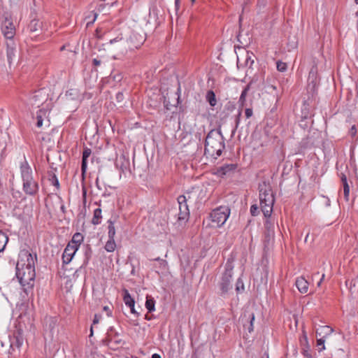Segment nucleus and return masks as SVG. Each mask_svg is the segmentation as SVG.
Masks as SVG:
<instances>
[{"instance_id": "c9c22d12", "label": "nucleus", "mask_w": 358, "mask_h": 358, "mask_svg": "<svg viewBox=\"0 0 358 358\" xmlns=\"http://www.w3.org/2000/svg\"><path fill=\"white\" fill-rule=\"evenodd\" d=\"M50 181L51 182L52 185L55 186L57 189H59V180L55 175H53L51 178H50Z\"/></svg>"}, {"instance_id": "a878e982", "label": "nucleus", "mask_w": 358, "mask_h": 358, "mask_svg": "<svg viewBox=\"0 0 358 358\" xmlns=\"http://www.w3.org/2000/svg\"><path fill=\"white\" fill-rule=\"evenodd\" d=\"M324 342H325L324 336H322V337H317L316 343H317V347L318 348L319 352H322V350H324L325 349Z\"/></svg>"}, {"instance_id": "49530a36", "label": "nucleus", "mask_w": 358, "mask_h": 358, "mask_svg": "<svg viewBox=\"0 0 358 358\" xmlns=\"http://www.w3.org/2000/svg\"><path fill=\"white\" fill-rule=\"evenodd\" d=\"M95 185H96V187H97L99 189H100V190H101V189H102V188H101V186H100V185H99V178H96V181H95Z\"/></svg>"}, {"instance_id": "20e7f679", "label": "nucleus", "mask_w": 358, "mask_h": 358, "mask_svg": "<svg viewBox=\"0 0 358 358\" xmlns=\"http://www.w3.org/2000/svg\"><path fill=\"white\" fill-rule=\"evenodd\" d=\"M36 260V255H33L29 250H22L19 254V259L16 266L22 268L23 266H35Z\"/></svg>"}, {"instance_id": "aec40b11", "label": "nucleus", "mask_w": 358, "mask_h": 358, "mask_svg": "<svg viewBox=\"0 0 358 358\" xmlns=\"http://www.w3.org/2000/svg\"><path fill=\"white\" fill-rule=\"evenodd\" d=\"M46 114H47V110H39L38 112H37V114H36V126L38 127H41L43 126V118L46 117Z\"/></svg>"}, {"instance_id": "0eeeda50", "label": "nucleus", "mask_w": 358, "mask_h": 358, "mask_svg": "<svg viewBox=\"0 0 358 358\" xmlns=\"http://www.w3.org/2000/svg\"><path fill=\"white\" fill-rule=\"evenodd\" d=\"M22 190L29 196H36L39 190V185L36 178L22 182Z\"/></svg>"}, {"instance_id": "7ed1b4c3", "label": "nucleus", "mask_w": 358, "mask_h": 358, "mask_svg": "<svg viewBox=\"0 0 358 358\" xmlns=\"http://www.w3.org/2000/svg\"><path fill=\"white\" fill-rule=\"evenodd\" d=\"M187 201V198L185 195H180L178 197L179 213L176 224H177L178 227H182L185 226L189 217V210Z\"/></svg>"}, {"instance_id": "412c9836", "label": "nucleus", "mask_w": 358, "mask_h": 358, "mask_svg": "<svg viewBox=\"0 0 358 358\" xmlns=\"http://www.w3.org/2000/svg\"><path fill=\"white\" fill-rule=\"evenodd\" d=\"M124 302L128 307L134 306L135 304L134 299L131 296L130 294L127 289L124 290Z\"/></svg>"}, {"instance_id": "f704fd0d", "label": "nucleus", "mask_w": 358, "mask_h": 358, "mask_svg": "<svg viewBox=\"0 0 358 358\" xmlns=\"http://www.w3.org/2000/svg\"><path fill=\"white\" fill-rule=\"evenodd\" d=\"M259 207L257 204H253L250 207V213L252 216H256L259 213Z\"/></svg>"}, {"instance_id": "7c9ffc66", "label": "nucleus", "mask_w": 358, "mask_h": 358, "mask_svg": "<svg viewBox=\"0 0 358 358\" xmlns=\"http://www.w3.org/2000/svg\"><path fill=\"white\" fill-rule=\"evenodd\" d=\"M269 196H273V195L271 194L267 193L266 191H265L264 193L260 192V194H259L260 203L265 204V203H268V198Z\"/></svg>"}, {"instance_id": "e433bc0d", "label": "nucleus", "mask_w": 358, "mask_h": 358, "mask_svg": "<svg viewBox=\"0 0 358 358\" xmlns=\"http://www.w3.org/2000/svg\"><path fill=\"white\" fill-rule=\"evenodd\" d=\"M273 236H274V233H271V231H265L264 232V237L266 238L265 242L268 244L270 241H271V238L273 237Z\"/></svg>"}, {"instance_id": "cd10ccee", "label": "nucleus", "mask_w": 358, "mask_h": 358, "mask_svg": "<svg viewBox=\"0 0 358 358\" xmlns=\"http://www.w3.org/2000/svg\"><path fill=\"white\" fill-rule=\"evenodd\" d=\"M233 261H234V259H230V258H229L227 260V267L225 268V273H224L225 277L226 276L231 277V271L233 268V266H231V263Z\"/></svg>"}, {"instance_id": "b1692460", "label": "nucleus", "mask_w": 358, "mask_h": 358, "mask_svg": "<svg viewBox=\"0 0 358 358\" xmlns=\"http://www.w3.org/2000/svg\"><path fill=\"white\" fill-rule=\"evenodd\" d=\"M116 244L114 239L108 238L105 245V249L107 252H111L115 250Z\"/></svg>"}, {"instance_id": "4be33fe9", "label": "nucleus", "mask_w": 358, "mask_h": 358, "mask_svg": "<svg viewBox=\"0 0 358 358\" xmlns=\"http://www.w3.org/2000/svg\"><path fill=\"white\" fill-rule=\"evenodd\" d=\"M8 241V236L2 231H0V252L4 250Z\"/></svg>"}, {"instance_id": "5fc2aeb1", "label": "nucleus", "mask_w": 358, "mask_h": 358, "mask_svg": "<svg viewBox=\"0 0 358 358\" xmlns=\"http://www.w3.org/2000/svg\"><path fill=\"white\" fill-rule=\"evenodd\" d=\"M122 96H123V95H122V94H121V93H118V94H117V98L118 99H121V98L122 97Z\"/></svg>"}, {"instance_id": "72a5a7b5", "label": "nucleus", "mask_w": 358, "mask_h": 358, "mask_svg": "<svg viewBox=\"0 0 358 358\" xmlns=\"http://www.w3.org/2000/svg\"><path fill=\"white\" fill-rule=\"evenodd\" d=\"M343 194L345 201H348L349 200L350 194V187L348 185H345V186H343Z\"/></svg>"}, {"instance_id": "f03ea898", "label": "nucleus", "mask_w": 358, "mask_h": 358, "mask_svg": "<svg viewBox=\"0 0 358 358\" xmlns=\"http://www.w3.org/2000/svg\"><path fill=\"white\" fill-rule=\"evenodd\" d=\"M16 275L25 292L31 289L34 285L36 277L35 266H23L22 268L16 266Z\"/></svg>"}, {"instance_id": "680f3d73", "label": "nucleus", "mask_w": 358, "mask_h": 358, "mask_svg": "<svg viewBox=\"0 0 358 358\" xmlns=\"http://www.w3.org/2000/svg\"><path fill=\"white\" fill-rule=\"evenodd\" d=\"M356 15L358 16V11L356 13Z\"/></svg>"}, {"instance_id": "e2e57ef3", "label": "nucleus", "mask_w": 358, "mask_h": 358, "mask_svg": "<svg viewBox=\"0 0 358 358\" xmlns=\"http://www.w3.org/2000/svg\"><path fill=\"white\" fill-rule=\"evenodd\" d=\"M192 1H194L195 0H192Z\"/></svg>"}, {"instance_id": "ea45409f", "label": "nucleus", "mask_w": 358, "mask_h": 358, "mask_svg": "<svg viewBox=\"0 0 358 358\" xmlns=\"http://www.w3.org/2000/svg\"><path fill=\"white\" fill-rule=\"evenodd\" d=\"M356 134H357V129H356L355 125H353V126H352V127L350 128V129L349 131V135L351 137L354 138L356 136Z\"/></svg>"}, {"instance_id": "a211bd4d", "label": "nucleus", "mask_w": 358, "mask_h": 358, "mask_svg": "<svg viewBox=\"0 0 358 358\" xmlns=\"http://www.w3.org/2000/svg\"><path fill=\"white\" fill-rule=\"evenodd\" d=\"M83 241V235L80 233H76L73 236L71 241L68 244L71 245L74 248H77L78 250V248Z\"/></svg>"}, {"instance_id": "f8f14e48", "label": "nucleus", "mask_w": 358, "mask_h": 358, "mask_svg": "<svg viewBox=\"0 0 358 358\" xmlns=\"http://www.w3.org/2000/svg\"><path fill=\"white\" fill-rule=\"evenodd\" d=\"M274 202L273 196H269L268 198V203H260L261 210L264 213L265 217L268 218L271 217V213L273 211V205Z\"/></svg>"}, {"instance_id": "f3484780", "label": "nucleus", "mask_w": 358, "mask_h": 358, "mask_svg": "<svg viewBox=\"0 0 358 358\" xmlns=\"http://www.w3.org/2000/svg\"><path fill=\"white\" fill-rule=\"evenodd\" d=\"M92 151L90 148H85L83 152V159L81 164V171L83 175H84L87 170V161L88 157L91 155Z\"/></svg>"}, {"instance_id": "4468645a", "label": "nucleus", "mask_w": 358, "mask_h": 358, "mask_svg": "<svg viewBox=\"0 0 358 358\" xmlns=\"http://www.w3.org/2000/svg\"><path fill=\"white\" fill-rule=\"evenodd\" d=\"M41 22L38 20L34 19L29 22L27 29L30 33L36 36L41 31Z\"/></svg>"}, {"instance_id": "de8ad7c7", "label": "nucleus", "mask_w": 358, "mask_h": 358, "mask_svg": "<svg viewBox=\"0 0 358 358\" xmlns=\"http://www.w3.org/2000/svg\"><path fill=\"white\" fill-rule=\"evenodd\" d=\"M229 214H230V210L227 209V213L225 212V218H224L225 222L228 219Z\"/></svg>"}, {"instance_id": "c85d7f7f", "label": "nucleus", "mask_w": 358, "mask_h": 358, "mask_svg": "<svg viewBox=\"0 0 358 358\" xmlns=\"http://www.w3.org/2000/svg\"><path fill=\"white\" fill-rule=\"evenodd\" d=\"M244 289H245L244 283H243V280L239 278H238V280H236V291L238 294V293L243 292L244 291Z\"/></svg>"}, {"instance_id": "052dcab7", "label": "nucleus", "mask_w": 358, "mask_h": 358, "mask_svg": "<svg viewBox=\"0 0 358 358\" xmlns=\"http://www.w3.org/2000/svg\"><path fill=\"white\" fill-rule=\"evenodd\" d=\"M357 4H358V0L355 1Z\"/></svg>"}, {"instance_id": "9b49d317", "label": "nucleus", "mask_w": 358, "mask_h": 358, "mask_svg": "<svg viewBox=\"0 0 358 358\" xmlns=\"http://www.w3.org/2000/svg\"><path fill=\"white\" fill-rule=\"evenodd\" d=\"M6 43L7 47L6 53L8 61L9 64H11L17 52L16 43L14 40L6 41Z\"/></svg>"}, {"instance_id": "a18cd8bd", "label": "nucleus", "mask_w": 358, "mask_h": 358, "mask_svg": "<svg viewBox=\"0 0 358 358\" xmlns=\"http://www.w3.org/2000/svg\"><path fill=\"white\" fill-rule=\"evenodd\" d=\"M92 63L94 66H99L101 64V61L98 59L97 58H94L92 60Z\"/></svg>"}, {"instance_id": "dca6fc26", "label": "nucleus", "mask_w": 358, "mask_h": 358, "mask_svg": "<svg viewBox=\"0 0 358 358\" xmlns=\"http://www.w3.org/2000/svg\"><path fill=\"white\" fill-rule=\"evenodd\" d=\"M23 343V337L21 332L18 331L17 334H15L13 337L10 338V348L16 347L20 348Z\"/></svg>"}, {"instance_id": "864d4df0", "label": "nucleus", "mask_w": 358, "mask_h": 358, "mask_svg": "<svg viewBox=\"0 0 358 358\" xmlns=\"http://www.w3.org/2000/svg\"><path fill=\"white\" fill-rule=\"evenodd\" d=\"M131 308V312L132 313H136V310L134 309V306H129Z\"/></svg>"}, {"instance_id": "2eb2a0df", "label": "nucleus", "mask_w": 358, "mask_h": 358, "mask_svg": "<svg viewBox=\"0 0 358 358\" xmlns=\"http://www.w3.org/2000/svg\"><path fill=\"white\" fill-rule=\"evenodd\" d=\"M295 284L297 289L301 293L305 294L308 292V282L303 277L298 278L296 280Z\"/></svg>"}, {"instance_id": "79ce46f5", "label": "nucleus", "mask_w": 358, "mask_h": 358, "mask_svg": "<svg viewBox=\"0 0 358 358\" xmlns=\"http://www.w3.org/2000/svg\"><path fill=\"white\" fill-rule=\"evenodd\" d=\"M341 180L343 186H345V185H348V180H347V176L344 173L341 174Z\"/></svg>"}, {"instance_id": "6e6552de", "label": "nucleus", "mask_w": 358, "mask_h": 358, "mask_svg": "<svg viewBox=\"0 0 358 358\" xmlns=\"http://www.w3.org/2000/svg\"><path fill=\"white\" fill-rule=\"evenodd\" d=\"M1 31L6 41L13 40L15 34V29L10 20H5L1 26Z\"/></svg>"}, {"instance_id": "c756f323", "label": "nucleus", "mask_w": 358, "mask_h": 358, "mask_svg": "<svg viewBox=\"0 0 358 358\" xmlns=\"http://www.w3.org/2000/svg\"><path fill=\"white\" fill-rule=\"evenodd\" d=\"M206 97L210 106H214L216 104L215 96L212 91L208 92Z\"/></svg>"}, {"instance_id": "6e6d98bb", "label": "nucleus", "mask_w": 358, "mask_h": 358, "mask_svg": "<svg viewBox=\"0 0 358 358\" xmlns=\"http://www.w3.org/2000/svg\"><path fill=\"white\" fill-rule=\"evenodd\" d=\"M224 287H225V292L227 291V288H228V283L227 282V280H225V285H224Z\"/></svg>"}, {"instance_id": "423d86ee", "label": "nucleus", "mask_w": 358, "mask_h": 358, "mask_svg": "<svg viewBox=\"0 0 358 358\" xmlns=\"http://www.w3.org/2000/svg\"><path fill=\"white\" fill-rule=\"evenodd\" d=\"M47 100V94L41 89L36 91L29 99L28 104L33 108H39Z\"/></svg>"}, {"instance_id": "4c0bfd02", "label": "nucleus", "mask_w": 358, "mask_h": 358, "mask_svg": "<svg viewBox=\"0 0 358 358\" xmlns=\"http://www.w3.org/2000/svg\"><path fill=\"white\" fill-rule=\"evenodd\" d=\"M213 173L217 176L218 177L222 178V176H224V166H220L217 168L216 171L213 172Z\"/></svg>"}, {"instance_id": "a19ab883", "label": "nucleus", "mask_w": 358, "mask_h": 358, "mask_svg": "<svg viewBox=\"0 0 358 358\" xmlns=\"http://www.w3.org/2000/svg\"><path fill=\"white\" fill-rule=\"evenodd\" d=\"M255 320V315L252 314L250 322V327H248V331L251 332L253 331V321Z\"/></svg>"}, {"instance_id": "2f4dec72", "label": "nucleus", "mask_w": 358, "mask_h": 358, "mask_svg": "<svg viewBox=\"0 0 358 358\" xmlns=\"http://www.w3.org/2000/svg\"><path fill=\"white\" fill-rule=\"evenodd\" d=\"M264 227L266 229L265 231H270L271 233H274V223L272 222L270 220L267 219L264 223Z\"/></svg>"}, {"instance_id": "bb28decb", "label": "nucleus", "mask_w": 358, "mask_h": 358, "mask_svg": "<svg viewBox=\"0 0 358 358\" xmlns=\"http://www.w3.org/2000/svg\"><path fill=\"white\" fill-rule=\"evenodd\" d=\"M108 238L114 239L115 235V229L114 224L111 220L108 221Z\"/></svg>"}, {"instance_id": "4d7b16f0", "label": "nucleus", "mask_w": 358, "mask_h": 358, "mask_svg": "<svg viewBox=\"0 0 358 358\" xmlns=\"http://www.w3.org/2000/svg\"><path fill=\"white\" fill-rule=\"evenodd\" d=\"M220 286H221V289H224V284H221Z\"/></svg>"}, {"instance_id": "603ef678", "label": "nucleus", "mask_w": 358, "mask_h": 358, "mask_svg": "<svg viewBox=\"0 0 358 358\" xmlns=\"http://www.w3.org/2000/svg\"><path fill=\"white\" fill-rule=\"evenodd\" d=\"M152 358H162L161 356L158 354H153L152 355Z\"/></svg>"}, {"instance_id": "6ab92c4d", "label": "nucleus", "mask_w": 358, "mask_h": 358, "mask_svg": "<svg viewBox=\"0 0 358 358\" xmlns=\"http://www.w3.org/2000/svg\"><path fill=\"white\" fill-rule=\"evenodd\" d=\"M333 329L329 326L321 327L320 329L316 330V337H322L324 336H329L333 332Z\"/></svg>"}, {"instance_id": "58836bf2", "label": "nucleus", "mask_w": 358, "mask_h": 358, "mask_svg": "<svg viewBox=\"0 0 358 358\" xmlns=\"http://www.w3.org/2000/svg\"><path fill=\"white\" fill-rule=\"evenodd\" d=\"M237 167V164H225V173L227 171H233L236 169Z\"/></svg>"}, {"instance_id": "39448f33", "label": "nucleus", "mask_w": 358, "mask_h": 358, "mask_svg": "<svg viewBox=\"0 0 358 358\" xmlns=\"http://www.w3.org/2000/svg\"><path fill=\"white\" fill-rule=\"evenodd\" d=\"M210 225L213 228H219L224 224V210L222 206L214 209L210 214Z\"/></svg>"}, {"instance_id": "f257e3e1", "label": "nucleus", "mask_w": 358, "mask_h": 358, "mask_svg": "<svg viewBox=\"0 0 358 358\" xmlns=\"http://www.w3.org/2000/svg\"><path fill=\"white\" fill-rule=\"evenodd\" d=\"M218 134L220 136L222 139V135L221 131V127H220L217 131H211L207 136L205 143V154L210 155L212 157L215 156V158L220 156L222 153V149L224 148V145H222L221 142H218L214 138V136Z\"/></svg>"}, {"instance_id": "bf43d9fd", "label": "nucleus", "mask_w": 358, "mask_h": 358, "mask_svg": "<svg viewBox=\"0 0 358 358\" xmlns=\"http://www.w3.org/2000/svg\"><path fill=\"white\" fill-rule=\"evenodd\" d=\"M145 318L150 320L149 317H148L147 315L145 316Z\"/></svg>"}, {"instance_id": "c03bdc74", "label": "nucleus", "mask_w": 358, "mask_h": 358, "mask_svg": "<svg viewBox=\"0 0 358 358\" xmlns=\"http://www.w3.org/2000/svg\"><path fill=\"white\" fill-rule=\"evenodd\" d=\"M247 92H248V88H245L242 92H241V96H240V100H243L245 99V95L247 94Z\"/></svg>"}, {"instance_id": "473e14b6", "label": "nucleus", "mask_w": 358, "mask_h": 358, "mask_svg": "<svg viewBox=\"0 0 358 358\" xmlns=\"http://www.w3.org/2000/svg\"><path fill=\"white\" fill-rule=\"evenodd\" d=\"M276 65L277 70L280 72H285L287 69V64L281 61H278Z\"/></svg>"}, {"instance_id": "9d476101", "label": "nucleus", "mask_w": 358, "mask_h": 358, "mask_svg": "<svg viewBox=\"0 0 358 358\" xmlns=\"http://www.w3.org/2000/svg\"><path fill=\"white\" fill-rule=\"evenodd\" d=\"M77 250V248H74L71 245L68 244L65 248L62 255L63 264H69Z\"/></svg>"}, {"instance_id": "09e8293b", "label": "nucleus", "mask_w": 358, "mask_h": 358, "mask_svg": "<svg viewBox=\"0 0 358 358\" xmlns=\"http://www.w3.org/2000/svg\"><path fill=\"white\" fill-rule=\"evenodd\" d=\"M325 275L323 273L322 275L320 280L318 282L317 285L320 286L322 282V280L324 279Z\"/></svg>"}, {"instance_id": "393cba45", "label": "nucleus", "mask_w": 358, "mask_h": 358, "mask_svg": "<svg viewBox=\"0 0 358 358\" xmlns=\"http://www.w3.org/2000/svg\"><path fill=\"white\" fill-rule=\"evenodd\" d=\"M155 300L152 298L147 296L145 301V307L149 312H152L155 310Z\"/></svg>"}, {"instance_id": "37998d69", "label": "nucleus", "mask_w": 358, "mask_h": 358, "mask_svg": "<svg viewBox=\"0 0 358 358\" xmlns=\"http://www.w3.org/2000/svg\"><path fill=\"white\" fill-rule=\"evenodd\" d=\"M252 109L251 108H246L245 110V115L247 118H250L252 115Z\"/></svg>"}, {"instance_id": "3c124183", "label": "nucleus", "mask_w": 358, "mask_h": 358, "mask_svg": "<svg viewBox=\"0 0 358 358\" xmlns=\"http://www.w3.org/2000/svg\"><path fill=\"white\" fill-rule=\"evenodd\" d=\"M175 5L176 8L178 9L180 5V0H175Z\"/></svg>"}, {"instance_id": "ddd939ff", "label": "nucleus", "mask_w": 358, "mask_h": 358, "mask_svg": "<svg viewBox=\"0 0 358 358\" xmlns=\"http://www.w3.org/2000/svg\"><path fill=\"white\" fill-rule=\"evenodd\" d=\"M252 57H255V55L252 52H246L245 56L244 65L245 66H248L249 69H252V66L255 62L254 59ZM241 66H243V64L241 63L239 57H237V66L239 69Z\"/></svg>"}, {"instance_id": "5701e85b", "label": "nucleus", "mask_w": 358, "mask_h": 358, "mask_svg": "<svg viewBox=\"0 0 358 358\" xmlns=\"http://www.w3.org/2000/svg\"><path fill=\"white\" fill-rule=\"evenodd\" d=\"M101 208H96L94 211V215L92 218V223L94 224H98L101 222Z\"/></svg>"}, {"instance_id": "8fccbe9b", "label": "nucleus", "mask_w": 358, "mask_h": 358, "mask_svg": "<svg viewBox=\"0 0 358 358\" xmlns=\"http://www.w3.org/2000/svg\"><path fill=\"white\" fill-rule=\"evenodd\" d=\"M99 322V318L97 317V315L94 316V318L93 320V324H97Z\"/></svg>"}, {"instance_id": "13d9d810", "label": "nucleus", "mask_w": 358, "mask_h": 358, "mask_svg": "<svg viewBox=\"0 0 358 358\" xmlns=\"http://www.w3.org/2000/svg\"><path fill=\"white\" fill-rule=\"evenodd\" d=\"M163 264L166 265V262L165 261H163Z\"/></svg>"}, {"instance_id": "1a4fd4ad", "label": "nucleus", "mask_w": 358, "mask_h": 358, "mask_svg": "<svg viewBox=\"0 0 358 358\" xmlns=\"http://www.w3.org/2000/svg\"><path fill=\"white\" fill-rule=\"evenodd\" d=\"M20 169L22 182L36 178L34 176V172L31 167L26 160L21 163Z\"/></svg>"}, {"instance_id": "0e129e2a", "label": "nucleus", "mask_w": 358, "mask_h": 358, "mask_svg": "<svg viewBox=\"0 0 358 358\" xmlns=\"http://www.w3.org/2000/svg\"><path fill=\"white\" fill-rule=\"evenodd\" d=\"M357 96H358V91H357Z\"/></svg>"}]
</instances>
